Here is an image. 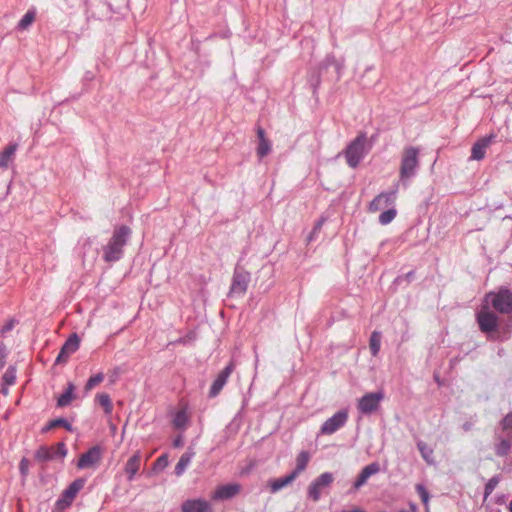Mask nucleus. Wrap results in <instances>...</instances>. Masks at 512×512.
<instances>
[{
    "instance_id": "obj_4",
    "label": "nucleus",
    "mask_w": 512,
    "mask_h": 512,
    "mask_svg": "<svg viewBox=\"0 0 512 512\" xmlns=\"http://www.w3.org/2000/svg\"><path fill=\"white\" fill-rule=\"evenodd\" d=\"M487 299L491 301L492 306L498 312L507 314L512 312V292L504 289L498 293H490L487 295Z\"/></svg>"
},
{
    "instance_id": "obj_23",
    "label": "nucleus",
    "mask_w": 512,
    "mask_h": 512,
    "mask_svg": "<svg viewBox=\"0 0 512 512\" xmlns=\"http://www.w3.org/2000/svg\"><path fill=\"white\" fill-rule=\"evenodd\" d=\"M74 389H75L74 384L69 383L66 391L62 395H60V397L57 400L58 406L65 407L71 403V401L74 398V394H73Z\"/></svg>"
},
{
    "instance_id": "obj_30",
    "label": "nucleus",
    "mask_w": 512,
    "mask_h": 512,
    "mask_svg": "<svg viewBox=\"0 0 512 512\" xmlns=\"http://www.w3.org/2000/svg\"><path fill=\"white\" fill-rule=\"evenodd\" d=\"M271 151V144L268 141V139H263L262 141H259V145L257 148V155L259 158H263L266 155H268Z\"/></svg>"
},
{
    "instance_id": "obj_38",
    "label": "nucleus",
    "mask_w": 512,
    "mask_h": 512,
    "mask_svg": "<svg viewBox=\"0 0 512 512\" xmlns=\"http://www.w3.org/2000/svg\"><path fill=\"white\" fill-rule=\"evenodd\" d=\"M167 465H168V457H167V455H161L155 461L154 468L155 469H163V468L167 467Z\"/></svg>"
},
{
    "instance_id": "obj_9",
    "label": "nucleus",
    "mask_w": 512,
    "mask_h": 512,
    "mask_svg": "<svg viewBox=\"0 0 512 512\" xmlns=\"http://www.w3.org/2000/svg\"><path fill=\"white\" fill-rule=\"evenodd\" d=\"M84 483L82 480H75L66 488L61 497L56 502V507L60 510L69 507L75 499L77 493L82 489Z\"/></svg>"
},
{
    "instance_id": "obj_39",
    "label": "nucleus",
    "mask_w": 512,
    "mask_h": 512,
    "mask_svg": "<svg viewBox=\"0 0 512 512\" xmlns=\"http://www.w3.org/2000/svg\"><path fill=\"white\" fill-rule=\"evenodd\" d=\"M58 426H63V427H65L67 430H71V424H70V423H68L65 419H62V418H59V419L53 420V421L50 423V427H51V428H55V427H58Z\"/></svg>"
},
{
    "instance_id": "obj_33",
    "label": "nucleus",
    "mask_w": 512,
    "mask_h": 512,
    "mask_svg": "<svg viewBox=\"0 0 512 512\" xmlns=\"http://www.w3.org/2000/svg\"><path fill=\"white\" fill-rule=\"evenodd\" d=\"M36 457L40 460L46 461L54 458L51 448L41 447L36 454Z\"/></svg>"
},
{
    "instance_id": "obj_11",
    "label": "nucleus",
    "mask_w": 512,
    "mask_h": 512,
    "mask_svg": "<svg viewBox=\"0 0 512 512\" xmlns=\"http://www.w3.org/2000/svg\"><path fill=\"white\" fill-rule=\"evenodd\" d=\"M250 275L245 271H236L233 275L230 294L235 296H243L248 288Z\"/></svg>"
},
{
    "instance_id": "obj_2",
    "label": "nucleus",
    "mask_w": 512,
    "mask_h": 512,
    "mask_svg": "<svg viewBox=\"0 0 512 512\" xmlns=\"http://www.w3.org/2000/svg\"><path fill=\"white\" fill-rule=\"evenodd\" d=\"M367 138L365 134L358 135L346 148V162L351 168H356L366 154Z\"/></svg>"
},
{
    "instance_id": "obj_26",
    "label": "nucleus",
    "mask_w": 512,
    "mask_h": 512,
    "mask_svg": "<svg viewBox=\"0 0 512 512\" xmlns=\"http://www.w3.org/2000/svg\"><path fill=\"white\" fill-rule=\"evenodd\" d=\"M104 380V374L102 372H99L95 374L94 376L90 377L88 381L85 384V391H91L93 388H95L97 385H99Z\"/></svg>"
},
{
    "instance_id": "obj_18",
    "label": "nucleus",
    "mask_w": 512,
    "mask_h": 512,
    "mask_svg": "<svg viewBox=\"0 0 512 512\" xmlns=\"http://www.w3.org/2000/svg\"><path fill=\"white\" fill-rule=\"evenodd\" d=\"M141 468V453L137 451L126 462L124 472L128 481H132Z\"/></svg>"
},
{
    "instance_id": "obj_15",
    "label": "nucleus",
    "mask_w": 512,
    "mask_h": 512,
    "mask_svg": "<svg viewBox=\"0 0 512 512\" xmlns=\"http://www.w3.org/2000/svg\"><path fill=\"white\" fill-rule=\"evenodd\" d=\"M80 340L76 334H72L62 346L56 362H66L71 354L76 352L79 348Z\"/></svg>"
},
{
    "instance_id": "obj_47",
    "label": "nucleus",
    "mask_w": 512,
    "mask_h": 512,
    "mask_svg": "<svg viewBox=\"0 0 512 512\" xmlns=\"http://www.w3.org/2000/svg\"><path fill=\"white\" fill-rule=\"evenodd\" d=\"M174 445L175 446H180L181 445V440L180 439L175 440Z\"/></svg>"
},
{
    "instance_id": "obj_48",
    "label": "nucleus",
    "mask_w": 512,
    "mask_h": 512,
    "mask_svg": "<svg viewBox=\"0 0 512 512\" xmlns=\"http://www.w3.org/2000/svg\"><path fill=\"white\" fill-rule=\"evenodd\" d=\"M509 511L512 512V501L510 502V505H509Z\"/></svg>"
},
{
    "instance_id": "obj_36",
    "label": "nucleus",
    "mask_w": 512,
    "mask_h": 512,
    "mask_svg": "<svg viewBox=\"0 0 512 512\" xmlns=\"http://www.w3.org/2000/svg\"><path fill=\"white\" fill-rule=\"evenodd\" d=\"M51 449L54 457L59 456L63 458L67 454V448L63 442H59L55 447H51Z\"/></svg>"
},
{
    "instance_id": "obj_12",
    "label": "nucleus",
    "mask_w": 512,
    "mask_h": 512,
    "mask_svg": "<svg viewBox=\"0 0 512 512\" xmlns=\"http://www.w3.org/2000/svg\"><path fill=\"white\" fill-rule=\"evenodd\" d=\"M241 488L239 483L219 485L211 494V499L215 501L231 499L241 492Z\"/></svg>"
},
{
    "instance_id": "obj_25",
    "label": "nucleus",
    "mask_w": 512,
    "mask_h": 512,
    "mask_svg": "<svg viewBox=\"0 0 512 512\" xmlns=\"http://www.w3.org/2000/svg\"><path fill=\"white\" fill-rule=\"evenodd\" d=\"M96 400L103 407L105 414L110 415L113 411V404L107 393L97 394Z\"/></svg>"
},
{
    "instance_id": "obj_46",
    "label": "nucleus",
    "mask_w": 512,
    "mask_h": 512,
    "mask_svg": "<svg viewBox=\"0 0 512 512\" xmlns=\"http://www.w3.org/2000/svg\"><path fill=\"white\" fill-rule=\"evenodd\" d=\"M342 512H365V511L362 510V509H359V508H355V509H352L350 511H342Z\"/></svg>"
},
{
    "instance_id": "obj_3",
    "label": "nucleus",
    "mask_w": 512,
    "mask_h": 512,
    "mask_svg": "<svg viewBox=\"0 0 512 512\" xmlns=\"http://www.w3.org/2000/svg\"><path fill=\"white\" fill-rule=\"evenodd\" d=\"M419 149L416 147H405L402 152L401 166L399 176L403 179H408L414 175L416 168L418 167L419 160Z\"/></svg>"
},
{
    "instance_id": "obj_42",
    "label": "nucleus",
    "mask_w": 512,
    "mask_h": 512,
    "mask_svg": "<svg viewBox=\"0 0 512 512\" xmlns=\"http://www.w3.org/2000/svg\"><path fill=\"white\" fill-rule=\"evenodd\" d=\"M502 425H503V429L504 430H509L511 429L512 430V413L508 414L503 422H502Z\"/></svg>"
},
{
    "instance_id": "obj_14",
    "label": "nucleus",
    "mask_w": 512,
    "mask_h": 512,
    "mask_svg": "<svg viewBox=\"0 0 512 512\" xmlns=\"http://www.w3.org/2000/svg\"><path fill=\"white\" fill-rule=\"evenodd\" d=\"M396 200V190L380 193L369 204V211L375 213L381 209L387 208L394 204Z\"/></svg>"
},
{
    "instance_id": "obj_29",
    "label": "nucleus",
    "mask_w": 512,
    "mask_h": 512,
    "mask_svg": "<svg viewBox=\"0 0 512 512\" xmlns=\"http://www.w3.org/2000/svg\"><path fill=\"white\" fill-rule=\"evenodd\" d=\"M418 449L421 453V456L428 462L432 463L433 450L425 443L419 442Z\"/></svg>"
},
{
    "instance_id": "obj_31",
    "label": "nucleus",
    "mask_w": 512,
    "mask_h": 512,
    "mask_svg": "<svg viewBox=\"0 0 512 512\" xmlns=\"http://www.w3.org/2000/svg\"><path fill=\"white\" fill-rule=\"evenodd\" d=\"M188 420L187 414L184 410L178 411L173 419V425L176 428H182L185 426L186 422Z\"/></svg>"
},
{
    "instance_id": "obj_20",
    "label": "nucleus",
    "mask_w": 512,
    "mask_h": 512,
    "mask_svg": "<svg viewBox=\"0 0 512 512\" xmlns=\"http://www.w3.org/2000/svg\"><path fill=\"white\" fill-rule=\"evenodd\" d=\"M17 148V144H10L7 147H5L3 151L0 152V169L8 168L9 163L13 160L15 156Z\"/></svg>"
},
{
    "instance_id": "obj_19",
    "label": "nucleus",
    "mask_w": 512,
    "mask_h": 512,
    "mask_svg": "<svg viewBox=\"0 0 512 512\" xmlns=\"http://www.w3.org/2000/svg\"><path fill=\"white\" fill-rule=\"evenodd\" d=\"M296 479L295 473H290L283 478L273 479L268 482L271 493H276L291 484Z\"/></svg>"
},
{
    "instance_id": "obj_43",
    "label": "nucleus",
    "mask_w": 512,
    "mask_h": 512,
    "mask_svg": "<svg viewBox=\"0 0 512 512\" xmlns=\"http://www.w3.org/2000/svg\"><path fill=\"white\" fill-rule=\"evenodd\" d=\"M29 462L27 459H22L19 465L20 471L23 475H26L28 472Z\"/></svg>"
},
{
    "instance_id": "obj_13",
    "label": "nucleus",
    "mask_w": 512,
    "mask_h": 512,
    "mask_svg": "<svg viewBox=\"0 0 512 512\" xmlns=\"http://www.w3.org/2000/svg\"><path fill=\"white\" fill-rule=\"evenodd\" d=\"M235 369V364L233 361H231L216 377L214 382L211 385L209 396L210 397H216L220 391L223 389L225 384L228 381V378L233 373Z\"/></svg>"
},
{
    "instance_id": "obj_6",
    "label": "nucleus",
    "mask_w": 512,
    "mask_h": 512,
    "mask_svg": "<svg viewBox=\"0 0 512 512\" xmlns=\"http://www.w3.org/2000/svg\"><path fill=\"white\" fill-rule=\"evenodd\" d=\"M477 322L483 333L490 334L497 330L498 317L486 307L477 314Z\"/></svg>"
},
{
    "instance_id": "obj_7",
    "label": "nucleus",
    "mask_w": 512,
    "mask_h": 512,
    "mask_svg": "<svg viewBox=\"0 0 512 512\" xmlns=\"http://www.w3.org/2000/svg\"><path fill=\"white\" fill-rule=\"evenodd\" d=\"M348 419L347 411H338L327 419L320 428V434L331 435L345 425Z\"/></svg>"
},
{
    "instance_id": "obj_16",
    "label": "nucleus",
    "mask_w": 512,
    "mask_h": 512,
    "mask_svg": "<svg viewBox=\"0 0 512 512\" xmlns=\"http://www.w3.org/2000/svg\"><path fill=\"white\" fill-rule=\"evenodd\" d=\"M182 512H213L212 505L205 499H188L182 503Z\"/></svg>"
},
{
    "instance_id": "obj_45",
    "label": "nucleus",
    "mask_w": 512,
    "mask_h": 512,
    "mask_svg": "<svg viewBox=\"0 0 512 512\" xmlns=\"http://www.w3.org/2000/svg\"><path fill=\"white\" fill-rule=\"evenodd\" d=\"M257 136H258V138H259V141H262L263 139H266V137H265V131H264V129H263V128L259 127V128L257 129Z\"/></svg>"
},
{
    "instance_id": "obj_44",
    "label": "nucleus",
    "mask_w": 512,
    "mask_h": 512,
    "mask_svg": "<svg viewBox=\"0 0 512 512\" xmlns=\"http://www.w3.org/2000/svg\"><path fill=\"white\" fill-rule=\"evenodd\" d=\"M5 348L0 346V369L4 366V359H5Z\"/></svg>"
},
{
    "instance_id": "obj_41",
    "label": "nucleus",
    "mask_w": 512,
    "mask_h": 512,
    "mask_svg": "<svg viewBox=\"0 0 512 512\" xmlns=\"http://www.w3.org/2000/svg\"><path fill=\"white\" fill-rule=\"evenodd\" d=\"M368 478L362 473L359 474L356 481L354 482V489L358 490L361 486H363L367 482Z\"/></svg>"
},
{
    "instance_id": "obj_28",
    "label": "nucleus",
    "mask_w": 512,
    "mask_h": 512,
    "mask_svg": "<svg viewBox=\"0 0 512 512\" xmlns=\"http://www.w3.org/2000/svg\"><path fill=\"white\" fill-rule=\"evenodd\" d=\"M397 215V211L394 208L388 209L384 212H382L379 216V222L382 225L389 224Z\"/></svg>"
},
{
    "instance_id": "obj_27",
    "label": "nucleus",
    "mask_w": 512,
    "mask_h": 512,
    "mask_svg": "<svg viewBox=\"0 0 512 512\" xmlns=\"http://www.w3.org/2000/svg\"><path fill=\"white\" fill-rule=\"evenodd\" d=\"M35 20V13L28 11L18 22V28L20 30H26Z\"/></svg>"
},
{
    "instance_id": "obj_17",
    "label": "nucleus",
    "mask_w": 512,
    "mask_h": 512,
    "mask_svg": "<svg viewBox=\"0 0 512 512\" xmlns=\"http://www.w3.org/2000/svg\"><path fill=\"white\" fill-rule=\"evenodd\" d=\"M494 138L495 135L491 134L479 139L472 147L471 159L482 160L485 157L486 149L492 144Z\"/></svg>"
},
{
    "instance_id": "obj_32",
    "label": "nucleus",
    "mask_w": 512,
    "mask_h": 512,
    "mask_svg": "<svg viewBox=\"0 0 512 512\" xmlns=\"http://www.w3.org/2000/svg\"><path fill=\"white\" fill-rule=\"evenodd\" d=\"M380 471V466L378 463L374 462V463H371L367 466H365L361 473L364 474L366 476V478H370L372 475L378 473Z\"/></svg>"
},
{
    "instance_id": "obj_37",
    "label": "nucleus",
    "mask_w": 512,
    "mask_h": 512,
    "mask_svg": "<svg viewBox=\"0 0 512 512\" xmlns=\"http://www.w3.org/2000/svg\"><path fill=\"white\" fill-rule=\"evenodd\" d=\"M416 490L423 502V504L427 507L429 502V494L425 487L421 484L416 485Z\"/></svg>"
},
{
    "instance_id": "obj_35",
    "label": "nucleus",
    "mask_w": 512,
    "mask_h": 512,
    "mask_svg": "<svg viewBox=\"0 0 512 512\" xmlns=\"http://www.w3.org/2000/svg\"><path fill=\"white\" fill-rule=\"evenodd\" d=\"M511 445L510 442L507 440H501L499 444L496 445V454L499 456H505Z\"/></svg>"
},
{
    "instance_id": "obj_1",
    "label": "nucleus",
    "mask_w": 512,
    "mask_h": 512,
    "mask_svg": "<svg viewBox=\"0 0 512 512\" xmlns=\"http://www.w3.org/2000/svg\"><path fill=\"white\" fill-rule=\"evenodd\" d=\"M132 231L128 226L122 225L114 229L109 242L103 247V259L108 262H116L121 259L123 255V248Z\"/></svg>"
},
{
    "instance_id": "obj_10",
    "label": "nucleus",
    "mask_w": 512,
    "mask_h": 512,
    "mask_svg": "<svg viewBox=\"0 0 512 512\" xmlns=\"http://www.w3.org/2000/svg\"><path fill=\"white\" fill-rule=\"evenodd\" d=\"M102 457V450L99 446L90 448L87 452L83 453L77 462V468L87 469L95 468Z\"/></svg>"
},
{
    "instance_id": "obj_8",
    "label": "nucleus",
    "mask_w": 512,
    "mask_h": 512,
    "mask_svg": "<svg viewBox=\"0 0 512 512\" xmlns=\"http://www.w3.org/2000/svg\"><path fill=\"white\" fill-rule=\"evenodd\" d=\"M384 395L382 392L367 393L358 401V409L363 414H370L377 410Z\"/></svg>"
},
{
    "instance_id": "obj_34",
    "label": "nucleus",
    "mask_w": 512,
    "mask_h": 512,
    "mask_svg": "<svg viewBox=\"0 0 512 512\" xmlns=\"http://www.w3.org/2000/svg\"><path fill=\"white\" fill-rule=\"evenodd\" d=\"M3 381L6 385H13L16 381V370L12 367L8 368L3 375Z\"/></svg>"
},
{
    "instance_id": "obj_5",
    "label": "nucleus",
    "mask_w": 512,
    "mask_h": 512,
    "mask_svg": "<svg viewBox=\"0 0 512 512\" xmlns=\"http://www.w3.org/2000/svg\"><path fill=\"white\" fill-rule=\"evenodd\" d=\"M334 481L333 474L330 472H324L314 479L307 490L308 497L314 502H317L322 494V491L329 487Z\"/></svg>"
},
{
    "instance_id": "obj_21",
    "label": "nucleus",
    "mask_w": 512,
    "mask_h": 512,
    "mask_svg": "<svg viewBox=\"0 0 512 512\" xmlns=\"http://www.w3.org/2000/svg\"><path fill=\"white\" fill-rule=\"evenodd\" d=\"M194 455L195 453L191 450H188L181 455L178 463L175 466V474L177 476H181L185 472Z\"/></svg>"
},
{
    "instance_id": "obj_22",
    "label": "nucleus",
    "mask_w": 512,
    "mask_h": 512,
    "mask_svg": "<svg viewBox=\"0 0 512 512\" xmlns=\"http://www.w3.org/2000/svg\"><path fill=\"white\" fill-rule=\"evenodd\" d=\"M310 461V454L307 451H301L296 457V467L291 473H295L297 478L302 473Z\"/></svg>"
},
{
    "instance_id": "obj_24",
    "label": "nucleus",
    "mask_w": 512,
    "mask_h": 512,
    "mask_svg": "<svg viewBox=\"0 0 512 512\" xmlns=\"http://www.w3.org/2000/svg\"><path fill=\"white\" fill-rule=\"evenodd\" d=\"M381 333L378 331L372 332L369 340V349L373 356H377L381 347Z\"/></svg>"
},
{
    "instance_id": "obj_40",
    "label": "nucleus",
    "mask_w": 512,
    "mask_h": 512,
    "mask_svg": "<svg viewBox=\"0 0 512 512\" xmlns=\"http://www.w3.org/2000/svg\"><path fill=\"white\" fill-rule=\"evenodd\" d=\"M497 484L498 480L496 478L490 479L485 487V495L488 496L489 494H491L494 488L497 486Z\"/></svg>"
}]
</instances>
